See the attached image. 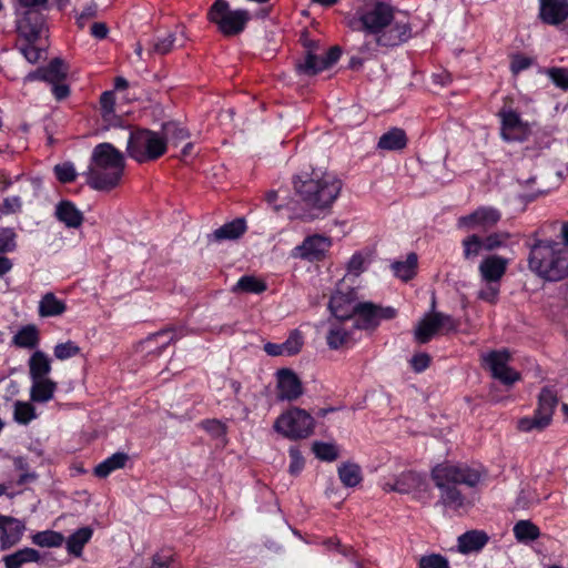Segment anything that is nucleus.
<instances>
[{
    "label": "nucleus",
    "instance_id": "39",
    "mask_svg": "<svg viewBox=\"0 0 568 568\" xmlns=\"http://www.w3.org/2000/svg\"><path fill=\"white\" fill-rule=\"evenodd\" d=\"M37 418L36 408L29 402L17 400L13 404V419L20 425H28Z\"/></svg>",
    "mask_w": 568,
    "mask_h": 568
},
{
    "label": "nucleus",
    "instance_id": "40",
    "mask_svg": "<svg viewBox=\"0 0 568 568\" xmlns=\"http://www.w3.org/2000/svg\"><path fill=\"white\" fill-rule=\"evenodd\" d=\"M325 69L326 68L325 62H323V55L320 57L312 53L311 51L306 54L304 61L297 64L298 72L307 75L317 74Z\"/></svg>",
    "mask_w": 568,
    "mask_h": 568
},
{
    "label": "nucleus",
    "instance_id": "44",
    "mask_svg": "<svg viewBox=\"0 0 568 568\" xmlns=\"http://www.w3.org/2000/svg\"><path fill=\"white\" fill-rule=\"evenodd\" d=\"M176 42V34L175 33H169L168 36L163 38H156L152 40L149 54L156 53V54H166L169 53Z\"/></svg>",
    "mask_w": 568,
    "mask_h": 568
},
{
    "label": "nucleus",
    "instance_id": "47",
    "mask_svg": "<svg viewBox=\"0 0 568 568\" xmlns=\"http://www.w3.org/2000/svg\"><path fill=\"white\" fill-rule=\"evenodd\" d=\"M17 248V233L13 227H0V254L12 253Z\"/></svg>",
    "mask_w": 568,
    "mask_h": 568
},
{
    "label": "nucleus",
    "instance_id": "46",
    "mask_svg": "<svg viewBox=\"0 0 568 568\" xmlns=\"http://www.w3.org/2000/svg\"><path fill=\"white\" fill-rule=\"evenodd\" d=\"M312 450L315 456L324 462H333L338 456V450L334 444L315 442L313 443Z\"/></svg>",
    "mask_w": 568,
    "mask_h": 568
},
{
    "label": "nucleus",
    "instance_id": "64",
    "mask_svg": "<svg viewBox=\"0 0 568 568\" xmlns=\"http://www.w3.org/2000/svg\"><path fill=\"white\" fill-rule=\"evenodd\" d=\"M428 568H449L447 558L438 554L428 555Z\"/></svg>",
    "mask_w": 568,
    "mask_h": 568
},
{
    "label": "nucleus",
    "instance_id": "9",
    "mask_svg": "<svg viewBox=\"0 0 568 568\" xmlns=\"http://www.w3.org/2000/svg\"><path fill=\"white\" fill-rule=\"evenodd\" d=\"M209 20L216 24L224 36L241 33L250 20V13L245 9L232 10L226 0H216L209 9Z\"/></svg>",
    "mask_w": 568,
    "mask_h": 568
},
{
    "label": "nucleus",
    "instance_id": "15",
    "mask_svg": "<svg viewBox=\"0 0 568 568\" xmlns=\"http://www.w3.org/2000/svg\"><path fill=\"white\" fill-rule=\"evenodd\" d=\"M277 399L293 402L303 394V385L298 376L290 368L276 372Z\"/></svg>",
    "mask_w": 568,
    "mask_h": 568
},
{
    "label": "nucleus",
    "instance_id": "62",
    "mask_svg": "<svg viewBox=\"0 0 568 568\" xmlns=\"http://www.w3.org/2000/svg\"><path fill=\"white\" fill-rule=\"evenodd\" d=\"M172 555L166 551L156 552L152 557V564L149 568H170Z\"/></svg>",
    "mask_w": 568,
    "mask_h": 568
},
{
    "label": "nucleus",
    "instance_id": "16",
    "mask_svg": "<svg viewBox=\"0 0 568 568\" xmlns=\"http://www.w3.org/2000/svg\"><path fill=\"white\" fill-rule=\"evenodd\" d=\"M382 488L384 491H396L399 494H409L419 489L424 485V476L414 470L402 473L394 480H383Z\"/></svg>",
    "mask_w": 568,
    "mask_h": 568
},
{
    "label": "nucleus",
    "instance_id": "35",
    "mask_svg": "<svg viewBox=\"0 0 568 568\" xmlns=\"http://www.w3.org/2000/svg\"><path fill=\"white\" fill-rule=\"evenodd\" d=\"M417 267V255L409 253L405 261H394L390 264V268L394 275L402 281H409L416 274Z\"/></svg>",
    "mask_w": 568,
    "mask_h": 568
},
{
    "label": "nucleus",
    "instance_id": "8",
    "mask_svg": "<svg viewBox=\"0 0 568 568\" xmlns=\"http://www.w3.org/2000/svg\"><path fill=\"white\" fill-rule=\"evenodd\" d=\"M273 428L285 438L304 439L313 434L315 419L305 409L291 407L275 419Z\"/></svg>",
    "mask_w": 568,
    "mask_h": 568
},
{
    "label": "nucleus",
    "instance_id": "10",
    "mask_svg": "<svg viewBox=\"0 0 568 568\" xmlns=\"http://www.w3.org/2000/svg\"><path fill=\"white\" fill-rule=\"evenodd\" d=\"M355 321L352 325L358 329H373L379 325L383 320L394 318L396 310L392 306L379 307L373 303H357V308L354 313Z\"/></svg>",
    "mask_w": 568,
    "mask_h": 568
},
{
    "label": "nucleus",
    "instance_id": "52",
    "mask_svg": "<svg viewBox=\"0 0 568 568\" xmlns=\"http://www.w3.org/2000/svg\"><path fill=\"white\" fill-rule=\"evenodd\" d=\"M27 43L19 47L20 53L26 58L29 63H37L42 57V49L34 45V41H28Z\"/></svg>",
    "mask_w": 568,
    "mask_h": 568
},
{
    "label": "nucleus",
    "instance_id": "53",
    "mask_svg": "<svg viewBox=\"0 0 568 568\" xmlns=\"http://www.w3.org/2000/svg\"><path fill=\"white\" fill-rule=\"evenodd\" d=\"M288 456H290V467H288L290 474L298 475L305 465V460H304V457H303L301 450L297 447H291L288 449Z\"/></svg>",
    "mask_w": 568,
    "mask_h": 568
},
{
    "label": "nucleus",
    "instance_id": "45",
    "mask_svg": "<svg viewBox=\"0 0 568 568\" xmlns=\"http://www.w3.org/2000/svg\"><path fill=\"white\" fill-rule=\"evenodd\" d=\"M53 172L57 180L63 184L73 182L78 176L75 166L70 161L54 165Z\"/></svg>",
    "mask_w": 568,
    "mask_h": 568
},
{
    "label": "nucleus",
    "instance_id": "20",
    "mask_svg": "<svg viewBox=\"0 0 568 568\" xmlns=\"http://www.w3.org/2000/svg\"><path fill=\"white\" fill-rule=\"evenodd\" d=\"M54 217L68 229H79L84 220L83 213L69 200H62L55 205Z\"/></svg>",
    "mask_w": 568,
    "mask_h": 568
},
{
    "label": "nucleus",
    "instance_id": "26",
    "mask_svg": "<svg viewBox=\"0 0 568 568\" xmlns=\"http://www.w3.org/2000/svg\"><path fill=\"white\" fill-rule=\"evenodd\" d=\"M65 311V302L58 298L52 292H47L39 301L38 314L40 317H57L62 315Z\"/></svg>",
    "mask_w": 568,
    "mask_h": 568
},
{
    "label": "nucleus",
    "instance_id": "28",
    "mask_svg": "<svg viewBox=\"0 0 568 568\" xmlns=\"http://www.w3.org/2000/svg\"><path fill=\"white\" fill-rule=\"evenodd\" d=\"M407 144V136L403 129L392 128L381 135L377 148L385 151H399Z\"/></svg>",
    "mask_w": 568,
    "mask_h": 568
},
{
    "label": "nucleus",
    "instance_id": "56",
    "mask_svg": "<svg viewBox=\"0 0 568 568\" xmlns=\"http://www.w3.org/2000/svg\"><path fill=\"white\" fill-rule=\"evenodd\" d=\"M548 75L558 88L568 90V70L562 68H552L548 70Z\"/></svg>",
    "mask_w": 568,
    "mask_h": 568
},
{
    "label": "nucleus",
    "instance_id": "48",
    "mask_svg": "<svg viewBox=\"0 0 568 568\" xmlns=\"http://www.w3.org/2000/svg\"><path fill=\"white\" fill-rule=\"evenodd\" d=\"M79 353H80V347L72 341L59 343L53 348V354H54L55 358H58L60 361H65L71 357H74Z\"/></svg>",
    "mask_w": 568,
    "mask_h": 568
},
{
    "label": "nucleus",
    "instance_id": "25",
    "mask_svg": "<svg viewBox=\"0 0 568 568\" xmlns=\"http://www.w3.org/2000/svg\"><path fill=\"white\" fill-rule=\"evenodd\" d=\"M30 400L33 403L50 402L57 390V383L51 378L31 379Z\"/></svg>",
    "mask_w": 568,
    "mask_h": 568
},
{
    "label": "nucleus",
    "instance_id": "6",
    "mask_svg": "<svg viewBox=\"0 0 568 568\" xmlns=\"http://www.w3.org/2000/svg\"><path fill=\"white\" fill-rule=\"evenodd\" d=\"M48 0H13L16 27L19 36L28 41L41 39L47 32L42 11Z\"/></svg>",
    "mask_w": 568,
    "mask_h": 568
},
{
    "label": "nucleus",
    "instance_id": "33",
    "mask_svg": "<svg viewBox=\"0 0 568 568\" xmlns=\"http://www.w3.org/2000/svg\"><path fill=\"white\" fill-rule=\"evenodd\" d=\"M129 457L125 453H114L112 456L105 458L103 462L98 464L94 468L95 476L104 478L112 471L123 468Z\"/></svg>",
    "mask_w": 568,
    "mask_h": 568
},
{
    "label": "nucleus",
    "instance_id": "42",
    "mask_svg": "<svg viewBox=\"0 0 568 568\" xmlns=\"http://www.w3.org/2000/svg\"><path fill=\"white\" fill-rule=\"evenodd\" d=\"M539 534L538 527L529 520H520L514 526V535L518 541H532Z\"/></svg>",
    "mask_w": 568,
    "mask_h": 568
},
{
    "label": "nucleus",
    "instance_id": "21",
    "mask_svg": "<svg viewBox=\"0 0 568 568\" xmlns=\"http://www.w3.org/2000/svg\"><path fill=\"white\" fill-rule=\"evenodd\" d=\"M508 260L491 255L481 261L479 272L486 283H498L506 273Z\"/></svg>",
    "mask_w": 568,
    "mask_h": 568
},
{
    "label": "nucleus",
    "instance_id": "54",
    "mask_svg": "<svg viewBox=\"0 0 568 568\" xmlns=\"http://www.w3.org/2000/svg\"><path fill=\"white\" fill-rule=\"evenodd\" d=\"M22 207V201L20 196L13 195L8 196L0 203V213L4 215L13 214L20 212Z\"/></svg>",
    "mask_w": 568,
    "mask_h": 568
},
{
    "label": "nucleus",
    "instance_id": "2",
    "mask_svg": "<svg viewBox=\"0 0 568 568\" xmlns=\"http://www.w3.org/2000/svg\"><path fill=\"white\" fill-rule=\"evenodd\" d=\"M353 30H363L366 37H372L378 47H396L410 36L406 22L394 19V9L383 1L375 2L366 9L357 10L347 18Z\"/></svg>",
    "mask_w": 568,
    "mask_h": 568
},
{
    "label": "nucleus",
    "instance_id": "19",
    "mask_svg": "<svg viewBox=\"0 0 568 568\" xmlns=\"http://www.w3.org/2000/svg\"><path fill=\"white\" fill-rule=\"evenodd\" d=\"M24 529L26 526L21 520L0 514L1 548L8 549L18 544L23 535Z\"/></svg>",
    "mask_w": 568,
    "mask_h": 568
},
{
    "label": "nucleus",
    "instance_id": "11",
    "mask_svg": "<svg viewBox=\"0 0 568 568\" xmlns=\"http://www.w3.org/2000/svg\"><path fill=\"white\" fill-rule=\"evenodd\" d=\"M498 114L501 122L500 135L505 141L521 142L530 135V124L524 121L516 110L505 106Z\"/></svg>",
    "mask_w": 568,
    "mask_h": 568
},
{
    "label": "nucleus",
    "instance_id": "4",
    "mask_svg": "<svg viewBox=\"0 0 568 568\" xmlns=\"http://www.w3.org/2000/svg\"><path fill=\"white\" fill-rule=\"evenodd\" d=\"M432 477L440 491L442 505L456 510L464 507L466 503L457 485L475 487L480 483L483 474L478 469L446 463L434 467Z\"/></svg>",
    "mask_w": 568,
    "mask_h": 568
},
{
    "label": "nucleus",
    "instance_id": "60",
    "mask_svg": "<svg viewBox=\"0 0 568 568\" xmlns=\"http://www.w3.org/2000/svg\"><path fill=\"white\" fill-rule=\"evenodd\" d=\"M499 294V284L498 283H487L486 287L479 291V298L494 303L497 300Z\"/></svg>",
    "mask_w": 568,
    "mask_h": 568
},
{
    "label": "nucleus",
    "instance_id": "36",
    "mask_svg": "<svg viewBox=\"0 0 568 568\" xmlns=\"http://www.w3.org/2000/svg\"><path fill=\"white\" fill-rule=\"evenodd\" d=\"M557 403L558 399L556 393L552 389L545 387L539 394L536 412L547 420L551 422Z\"/></svg>",
    "mask_w": 568,
    "mask_h": 568
},
{
    "label": "nucleus",
    "instance_id": "14",
    "mask_svg": "<svg viewBox=\"0 0 568 568\" xmlns=\"http://www.w3.org/2000/svg\"><path fill=\"white\" fill-rule=\"evenodd\" d=\"M501 219V212L494 206H480L470 214L458 220V226L468 230L487 231L494 227Z\"/></svg>",
    "mask_w": 568,
    "mask_h": 568
},
{
    "label": "nucleus",
    "instance_id": "49",
    "mask_svg": "<svg viewBox=\"0 0 568 568\" xmlns=\"http://www.w3.org/2000/svg\"><path fill=\"white\" fill-rule=\"evenodd\" d=\"M463 245L464 256L468 260L477 257L481 250L485 248L484 241L477 235L465 239Z\"/></svg>",
    "mask_w": 568,
    "mask_h": 568
},
{
    "label": "nucleus",
    "instance_id": "18",
    "mask_svg": "<svg viewBox=\"0 0 568 568\" xmlns=\"http://www.w3.org/2000/svg\"><path fill=\"white\" fill-rule=\"evenodd\" d=\"M539 18L547 24L558 26L568 18L567 0H539Z\"/></svg>",
    "mask_w": 568,
    "mask_h": 568
},
{
    "label": "nucleus",
    "instance_id": "1",
    "mask_svg": "<svg viewBox=\"0 0 568 568\" xmlns=\"http://www.w3.org/2000/svg\"><path fill=\"white\" fill-rule=\"evenodd\" d=\"M293 186L301 209L291 216L312 221L325 216L339 196L342 181L334 174L322 169L303 171L293 178Z\"/></svg>",
    "mask_w": 568,
    "mask_h": 568
},
{
    "label": "nucleus",
    "instance_id": "7",
    "mask_svg": "<svg viewBox=\"0 0 568 568\" xmlns=\"http://www.w3.org/2000/svg\"><path fill=\"white\" fill-rule=\"evenodd\" d=\"M168 148L163 134L148 130L136 129L129 131L126 154L138 163L154 161L162 156Z\"/></svg>",
    "mask_w": 568,
    "mask_h": 568
},
{
    "label": "nucleus",
    "instance_id": "55",
    "mask_svg": "<svg viewBox=\"0 0 568 568\" xmlns=\"http://www.w3.org/2000/svg\"><path fill=\"white\" fill-rule=\"evenodd\" d=\"M509 233L499 232L488 235L484 241L485 250L491 251L506 244Z\"/></svg>",
    "mask_w": 568,
    "mask_h": 568
},
{
    "label": "nucleus",
    "instance_id": "29",
    "mask_svg": "<svg viewBox=\"0 0 568 568\" xmlns=\"http://www.w3.org/2000/svg\"><path fill=\"white\" fill-rule=\"evenodd\" d=\"M488 542V536L484 531L470 530L458 537V550L469 554L480 550Z\"/></svg>",
    "mask_w": 568,
    "mask_h": 568
},
{
    "label": "nucleus",
    "instance_id": "27",
    "mask_svg": "<svg viewBox=\"0 0 568 568\" xmlns=\"http://www.w3.org/2000/svg\"><path fill=\"white\" fill-rule=\"evenodd\" d=\"M28 365L30 379L48 378L51 372V359L40 349L30 356Z\"/></svg>",
    "mask_w": 568,
    "mask_h": 568
},
{
    "label": "nucleus",
    "instance_id": "5",
    "mask_svg": "<svg viewBox=\"0 0 568 568\" xmlns=\"http://www.w3.org/2000/svg\"><path fill=\"white\" fill-rule=\"evenodd\" d=\"M529 266L548 281L568 276V247L562 243L538 242L530 251Z\"/></svg>",
    "mask_w": 568,
    "mask_h": 568
},
{
    "label": "nucleus",
    "instance_id": "24",
    "mask_svg": "<svg viewBox=\"0 0 568 568\" xmlns=\"http://www.w3.org/2000/svg\"><path fill=\"white\" fill-rule=\"evenodd\" d=\"M41 559V554L37 549L24 547L12 554L3 556L2 562L6 568H21L27 564L40 562Z\"/></svg>",
    "mask_w": 568,
    "mask_h": 568
},
{
    "label": "nucleus",
    "instance_id": "23",
    "mask_svg": "<svg viewBox=\"0 0 568 568\" xmlns=\"http://www.w3.org/2000/svg\"><path fill=\"white\" fill-rule=\"evenodd\" d=\"M93 529L89 526L81 527L73 531L65 540V549L69 555L77 558L82 557L85 545L91 540Z\"/></svg>",
    "mask_w": 568,
    "mask_h": 568
},
{
    "label": "nucleus",
    "instance_id": "41",
    "mask_svg": "<svg viewBox=\"0 0 568 568\" xmlns=\"http://www.w3.org/2000/svg\"><path fill=\"white\" fill-rule=\"evenodd\" d=\"M44 72V82L50 84L58 83L65 78V68L61 59L55 58L50 63L42 68Z\"/></svg>",
    "mask_w": 568,
    "mask_h": 568
},
{
    "label": "nucleus",
    "instance_id": "58",
    "mask_svg": "<svg viewBox=\"0 0 568 568\" xmlns=\"http://www.w3.org/2000/svg\"><path fill=\"white\" fill-rule=\"evenodd\" d=\"M365 270V257L362 253L356 252L352 255L347 263L348 274L358 276Z\"/></svg>",
    "mask_w": 568,
    "mask_h": 568
},
{
    "label": "nucleus",
    "instance_id": "57",
    "mask_svg": "<svg viewBox=\"0 0 568 568\" xmlns=\"http://www.w3.org/2000/svg\"><path fill=\"white\" fill-rule=\"evenodd\" d=\"M186 329L183 328V327H180V328H166V329H162L155 334H153L151 336V338H158V337H162V336H168V341L163 343V347L168 346L170 343L183 337L186 335Z\"/></svg>",
    "mask_w": 568,
    "mask_h": 568
},
{
    "label": "nucleus",
    "instance_id": "50",
    "mask_svg": "<svg viewBox=\"0 0 568 568\" xmlns=\"http://www.w3.org/2000/svg\"><path fill=\"white\" fill-rule=\"evenodd\" d=\"M303 343L304 341L302 333L298 329L292 331L286 341L283 342L286 351V356L297 354L301 351Z\"/></svg>",
    "mask_w": 568,
    "mask_h": 568
},
{
    "label": "nucleus",
    "instance_id": "22",
    "mask_svg": "<svg viewBox=\"0 0 568 568\" xmlns=\"http://www.w3.org/2000/svg\"><path fill=\"white\" fill-rule=\"evenodd\" d=\"M457 326V322L449 315L436 311L428 313V339L433 336L454 332Z\"/></svg>",
    "mask_w": 568,
    "mask_h": 568
},
{
    "label": "nucleus",
    "instance_id": "32",
    "mask_svg": "<svg viewBox=\"0 0 568 568\" xmlns=\"http://www.w3.org/2000/svg\"><path fill=\"white\" fill-rule=\"evenodd\" d=\"M12 343L20 348H36L39 344V331L36 325H24L12 337Z\"/></svg>",
    "mask_w": 568,
    "mask_h": 568
},
{
    "label": "nucleus",
    "instance_id": "43",
    "mask_svg": "<svg viewBox=\"0 0 568 568\" xmlns=\"http://www.w3.org/2000/svg\"><path fill=\"white\" fill-rule=\"evenodd\" d=\"M550 424L545 417L539 415L536 410L534 416L531 417H523L517 423V428L520 432H532V430H542Z\"/></svg>",
    "mask_w": 568,
    "mask_h": 568
},
{
    "label": "nucleus",
    "instance_id": "13",
    "mask_svg": "<svg viewBox=\"0 0 568 568\" xmlns=\"http://www.w3.org/2000/svg\"><path fill=\"white\" fill-rule=\"evenodd\" d=\"M510 354L507 349L493 351L483 356L485 366L494 378L506 385H511L519 379V374L508 366Z\"/></svg>",
    "mask_w": 568,
    "mask_h": 568
},
{
    "label": "nucleus",
    "instance_id": "12",
    "mask_svg": "<svg viewBox=\"0 0 568 568\" xmlns=\"http://www.w3.org/2000/svg\"><path fill=\"white\" fill-rule=\"evenodd\" d=\"M332 245L333 241L329 236L322 234L308 235L292 250L291 256L308 262L322 261Z\"/></svg>",
    "mask_w": 568,
    "mask_h": 568
},
{
    "label": "nucleus",
    "instance_id": "17",
    "mask_svg": "<svg viewBox=\"0 0 568 568\" xmlns=\"http://www.w3.org/2000/svg\"><path fill=\"white\" fill-rule=\"evenodd\" d=\"M328 308L335 320H349L357 308V303L354 300V293L352 291L347 293H343L341 291L334 292L331 296Z\"/></svg>",
    "mask_w": 568,
    "mask_h": 568
},
{
    "label": "nucleus",
    "instance_id": "61",
    "mask_svg": "<svg viewBox=\"0 0 568 568\" xmlns=\"http://www.w3.org/2000/svg\"><path fill=\"white\" fill-rule=\"evenodd\" d=\"M98 14V4L94 2H91L84 9L81 11V13L77 17V22L80 28H83L85 23L94 18Z\"/></svg>",
    "mask_w": 568,
    "mask_h": 568
},
{
    "label": "nucleus",
    "instance_id": "51",
    "mask_svg": "<svg viewBox=\"0 0 568 568\" xmlns=\"http://www.w3.org/2000/svg\"><path fill=\"white\" fill-rule=\"evenodd\" d=\"M101 113L105 121H110L115 106V97L113 91H105L100 98Z\"/></svg>",
    "mask_w": 568,
    "mask_h": 568
},
{
    "label": "nucleus",
    "instance_id": "63",
    "mask_svg": "<svg viewBox=\"0 0 568 568\" xmlns=\"http://www.w3.org/2000/svg\"><path fill=\"white\" fill-rule=\"evenodd\" d=\"M531 59L525 55H515L511 60L510 69L517 74L531 65Z\"/></svg>",
    "mask_w": 568,
    "mask_h": 568
},
{
    "label": "nucleus",
    "instance_id": "3",
    "mask_svg": "<svg viewBox=\"0 0 568 568\" xmlns=\"http://www.w3.org/2000/svg\"><path fill=\"white\" fill-rule=\"evenodd\" d=\"M125 168L122 152L111 143L98 144L91 155V164L84 173L90 187L110 191L119 185Z\"/></svg>",
    "mask_w": 568,
    "mask_h": 568
},
{
    "label": "nucleus",
    "instance_id": "37",
    "mask_svg": "<svg viewBox=\"0 0 568 568\" xmlns=\"http://www.w3.org/2000/svg\"><path fill=\"white\" fill-rule=\"evenodd\" d=\"M31 541L39 547L57 548L64 542V536L59 531L48 529L33 534Z\"/></svg>",
    "mask_w": 568,
    "mask_h": 568
},
{
    "label": "nucleus",
    "instance_id": "59",
    "mask_svg": "<svg viewBox=\"0 0 568 568\" xmlns=\"http://www.w3.org/2000/svg\"><path fill=\"white\" fill-rule=\"evenodd\" d=\"M203 428L214 437H222L225 435V426L216 419H207L202 423Z\"/></svg>",
    "mask_w": 568,
    "mask_h": 568
},
{
    "label": "nucleus",
    "instance_id": "31",
    "mask_svg": "<svg viewBox=\"0 0 568 568\" xmlns=\"http://www.w3.org/2000/svg\"><path fill=\"white\" fill-rule=\"evenodd\" d=\"M344 321L336 320L329 323V328L326 335V342L329 348L337 349L344 345L349 336L351 331L343 323Z\"/></svg>",
    "mask_w": 568,
    "mask_h": 568
},
{
    "label": "nucleus",
    "instance_id": "38",
    "mask_svg": "<svg viewBox=\"0 0 568 568\" xmlns=\"http://www.w3.org/2000/svg\"><path fill=\"white\" fill-rule=\"evenodd\" d=\"M338 477L345 487H355L362 481L361 467L353 463H344L338 467Z\"/></svg>",
    "mask_w": 568,
    "mask_h": 568
},
{
    "label": "nucleus",
    "instance_id": "30",
    "mask_svg": "<svg viewBox=\"0 0 568 568\" xmlns=\"http://www.w3.org/2000/svg\"><path fill=\"white\" fill-rule=\"evenodd\" d=\"M246 230V224L244 219H235L231 222H227L216 229L211 237L216 241H225V240H236L239 239Z\"/></svg>",
    "mask_w": 568,
    "mask_h": 568
},
{
    "label": "nucleus",
    "instance_id": "34",
    "mask_svg": "<svg viewBox=\"0 0 568 568\" xmlns=\"http://www.w3.org/2000/svg\"><path fill=\"white\" fill-rule=\"evenodd\" d=\"M267 290V284L254 276V275H243L239 278L236 284L232 287L233 293H250V294H261Z\"/></svg>",
    "mask_w": 568,
    "mask_h": 568
}]
</instances>
